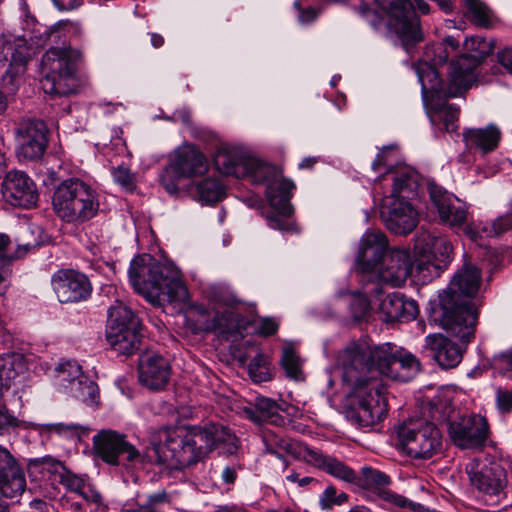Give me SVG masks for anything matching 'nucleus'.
Returning a JSON list of instances; mask_svg holds the SVG:
<instances>
[{"instance_id":"nucleus-1","label":"nucleus","mask_w":512,"mask_h":512,"mask_svg":"<svg viewBox=\"0 0 512 512\" xmlns=\"http://www.w3.org/2000/svg\"><path fill=\"white\" fill-rule=\"evenodd\" d=\"M337 366L346 389L348 417L360 427H372L387 414L383 377L407 382L420 370L411 353L391 343L370 346L365 341L347 344L337 356Z\"/></svg>"},{"instance_id":"nucleus-2","label":"nucleus","mask_w":512,"mask_h":512,"mask_svg":"<svg viewBox=\"0 0 512 512\" xmlns=\"http://www.w3.org/2000/svg\"><path fill=\"white\" fill-rule=\"evenodd\" d=\"M451 243L443 236L430 231L417 234L414 256L406 248L387 251L379 268L378 276L384 283L394 287L403 285L408 277L423 283L431 281L446 269L451 262Z\"/></svg>"},{"instance_id":"nucleus-3","label":"nucleus","mask_w":512,"mask_h":512,"mask_svg":"<svg viewBox=\"0 0 512 512\" xmlns=\"http://www.w3.org/2000/svg\"><path fill=\"white\" fill-rule=\"evenodd\" d=\"M480 281V270L474 265L464 264L447 289L439 294V302L432 309V320L464 342H469L474 336L477 312L471 299L478 292Z\"/></svg>"},{"instance_id":"nucleus-4","label":"nucleus","mask_w":512,"mask_h":512,"mask_svg":"<svg viewBox=\"0 0 512 512\" xmlns=\"http://www.w3.org/2000/svg\"><path fill=\"white\" fill-rule=\"evenodd\" d=\"M205 427L162 428L153 437L145 457L149 462L182 470L203 460L211 452Z\"/></svg>"},{"instance_id":"nucleus-5","label":"nucleus","mask_w":512,"mask_h":512,"mask_svg":"<svg viewBox=\"0 0 512 512\" xmlns=\"http://www.w3.org/2000/svg\"><path fill=\"white\" fill-rule=\"evenodd\" d=\"M465 45L467 48L476 50V54H463L456 60L451 61L448 72L449 85L447 90L444 91L447 97H457L471 86L475 78L474 70L492 50L490 45L479 36L467 38ZM436 67L427 61L417 65L416 72L423 94L427 92L440 94L443 92V83Z\"/></svg>"},{"instance_id":"nucleus-6","label":"nucleus","mask_w":512,"mask_h":512,"mask_svg":"<svg viewBox=\"0 0 512 512\" xmlns=\"http://www.w3.org/2000/svg\"><path fill=\"white\" fill-rule=\"evenodd\" d=\"M129 280L134 290L150 302L184 300L187 288L176 272L161 264L150 254L135 257L129 268Z\"/></svg>"},{"instance_id":"nucleus-7","label":"nucleus","mask_w":512,"mask_h":512,"mask_svg":"<svg viewBox=\"0 0 512 512\" xmlns=\"http://www.w3.org/2000/svg\"><path fill=\"white\" fill-rule=\"evenodd\" d=\"M245 166L247 168L246 177H249L255 184L266 185L267 200L277 212V214L267 216L269 227L290 231L291 225L285 218L290 217L294 212L290 203L292 191L295 189L294 182L282 177V173L277 167L255 157L249 156Z\"/></svg>"},{"instance_id":"nucleus-8","label":"nucleus","mask_w":512,"mask_h":512,"mask_svg":"<svg viewBox=\"0 0 512 512\" xmlns=\"http://www.w3.org/2000/svg\"><path fill=\"white\" fill-rule=\"evenodd\" d=\"M97 191L79 178L63 180L55 189L52 206L56 215L67 223L82 224L95 217L99 210Z\"/></svg>"},{"instance_id":"nucleus-9","label":"nucleus","mask_w":512,"mask_h":512,"mask_svg":"<svg viewBox=\"0 0 512 512\" xmlns=\"http://www.w3.org/2000/svg\"><path fill=\"white\" fill-rule=\"evenodd\" d=\"M81 53L71 47H51L41 60V86L46 94L69 96L79 87L78 62Z\"/></svg>"},{"instance_id":"nucleus-10","label":"nucleus","mask_w":512,"mask_h":512,"mask_svg":"<svg viewBox=\"0 0 512 512\" xmlns=\"http://www.w3.org/2000/svg\"><path fill=\"white\" fill-rule=\"evenodd\" d=\"M106 339L119 354L130 355L139 348L140 321L131 308L120 302L109 308Z\"/></svg>"},{"instance_id":"nucleus-11","label":"nucleus","mask_w":512,"mask_h":512,"mask_svg":"<svg viewBox=\"0 0 512 512\" xmlns=\"http://www.w3.org/2000/svg\"><path fill=\"white\" fill-rule=\"evenodd\" d=\"M388 15L387 26L406 52L423 40L419 19L410 0H374Z\"/></svg>"},{"instance_id":"nucleus-12","label":"nucleus","mask_w":512,"mask_h":512,"mask_svg":"<svg viewBox=\"0 0 512 512\" xmlns=\"http://www.w3.org/2000/svg\"><path fill=\"white\" fill-rule=\"evenodd\" d=\"M397 435L399 446L413 459H430L442 448L441 433L431 422H405L398 427Z\"/></svg>"},{"instance_id":"nucleus-13","label":"nucleus","mask_w":512,"mask_h":512,"mask_svg":"<svg viewBox=\"0 0 512 512\" xmlns=\"http://www.w3.org/2000/svg\"><path fill=\"white\" fill-rule=\"evenodd\" d=\"M93 446L96 456L109 465L130 467L142 458L124 434L110 429L101 430L94 435Z\"/></svg>"},{"instance_id":"nucleus-14","label":"nucleus","mask_w":512,"mask_h":512,"mask_svg":"<svg viewBox=\"0 0 512 512\" xmlns=\"http://www.w3.org/2000/svg\"><path fill=\"white\" fill-rule=\"evenodd\" d=\"M427 189L431 204L442 223L454 229H462L464 233L465 227L473 226L467 224V210L457 197L434 182H428Z\"/></svg>"},{"instance_id":"nucleus-15","label":"nucleus","mask_w":512,"mask_h":512,"mask_svg":"<svg viewBox=\"0 0 512 512\" xmlns=\"http://www.w3.org/2000/svg\"><path fill=\"white\" fill-rule=\"evenodd\" d=\"M381 218L386 228L394 234L405 235L418 224V213L405 198L389 195L383 199Z\"/></svg>"},{"instance_id":"nucleus-16","label":"nucleus","mask_w":512,"mask_h":512,"mask_svg":"<svg viewBox=\"0 0 512 512\" xmlns=\"http://www.w3.org/2000/svg\"><path fill=\"white\" fill-rule=\"evenodd\" d=\"M48 129L39 119H24L15 129L18 155L28 160L42 157L48 144Z\"/></svg>"},{"instance_id":"nucleus-17","label":"nucleus","mask_w":512,"mask_h":512,"mask_svg":"<svg viewBox=\"0 0 512 512\" xmlns=\"http://www.w3.org/2000/svg\"><path fill=\"white\" fill-rule=\"evenodd\" d=\"M53 290L61 303L86 301L92 294V284L84 273L62 269L52 276Z\"/></svg>"},{"instance_id":"nucleus-18","label":"nucleus","mask_w":512,"mask_h":512,"mask_svg":"<svg viewBox=\"0 0 512 512\" xmlns=\"http://www.w3.org/2000/svg\"><path fill=\"white\" fill-rule=\"evenodd\" d=\"M449 436L452 442L462 449L481 447L488 437V425L479 415L461 416L449 423Z\"/></svg>"},{"instance_id":"nucleus-19","label":"nucleus","mask_w":512,"mask_h":512,"mask_svg":"<svg viewBox=\"0 0 512 512\" xmlns=\"http://www.w3.org/2000/svg\"><path fill=\"white\" fill-rule=\"evenodd\" d=\"M388 251V240L380 230H369L363 234L360 240L359 253L355 263V269L361 274L379 272V268Z\"/></svg>"},{"instance_id":"nucleus-20","label":"nucleus","mask_w":512,"mask_h":512,"mask_svg":"<svg viewBox=\"0 0 512 512\" xmlns=\"http://www.w3.org/2000/svg\"><path fill=\"white\" fill-rule=\"evenodd\" d=\"M466 472L472 486L487 496H499L506 486V473L497 462L471 461Z\"/></svg>"},{"instance_id":"nucleus-21","label":"nucleus","mask_w":512,"mask_h":512,"mask_svg":"<svg viewBox=\"0 0 512 512\" xmlns=\"http://www.w3.org/2000/svg\"><path fill=\"white\" fill-rule=\"evenodd\" d=\"M3 199L12 206L31 208L38 200L34 182L23 172L6 174L1 187Z\"/></svg>"},{"instance_id":"nucleus-22","label":"nucleus","mask_w":512,"mask_h":512,"mask_svg":"<svg viewBox=\"0 0 512 512\" xmlns=\"http://www.w3.org/2000/svg\"><path fill=\"white\" fill-rule=\"evenodd\" d=\"M361 475V481L363 482V485L368 488H374L378 490L379 497L386 502L393 504L394 506L405 511L426 512L427 509L424 505L413 502L402 495L385 489L390 485L391 479L384 472L372 467L365 466L361 469Z\"/></svg>"},{"instance_id":"nucleus-23","label":"nucleus","mask_w":512,"mask_h":512,"mask_svg":"<svg viewBox=\"0 0 512 512\" xmlns=\"http://www.w3.org/2000/svg\"><path fill=\"white\" fill-rule=\"evenodd\" d=\"M26 488L23 469L11 454L0 445V493L6 498L20 496Z\"/></svg>"},{"instance_id":"nucleus-24","label":"nucleus","mask_w":512,"mask_h":512,"mask_svg":"<svg viewBox=\"0 0 512 512\" xmlns=\"http://www.w3.org/2000/svg\"><path fill=\"white\" fill-rule=\"evenodd\" d=\"M29 466L38 469L43 477H47L53 483L61 484L67 490L77 494L83 487L85 480L70 471L61 461L51 456L31 459Z\"/></svg>"},{"instance_id":"nucleus-25","label":"nucleus","mask_w":512,"mask_h":512,"mask_svg":"<svg viewBox=\"0 0 512 512\" xmlns=\"http://www.w3.org/2000/svg\"><path fill=\"white\" fill-rule=\"evenodd\" d=\"M139 380L151 390H160L166 386L170 378L168 361L158 354H144L139 360Z\"/></svg>"},{"instance_id":"nucleus-26","label":"nucleus","mask_w":512,"mask_h":512,"mask_svg":"<svg viewBox=\"0 0 512 512\" xmlns=\"http://www.w3.org/2000/svg\"><path fill=\"white\" fill-rule=\"evenodd\" d=\"M424 349L443 369L456 367L463 356V350L459 345L439 333L426 336Z\"/></svg>"},{"instance_id":"nucleus-27","label":"nucleus","mask_w":512,"mask_h":512,"mask_svg":"<svg viewBox=\"0 0 512 512\" xmlns=\"http://www.w3.org/2000/svg\"><path fill=\"white\" fill-rule=\"evenodd\" d=\"M262 441L267 453L275 455L277 458L283 460L284 468L288 467V462L285 459V454L292 456L295 459H303L306 461L308 451L311 447L277 434L273 431H266L262 435Z\"/></svg>"},{"instance_id":"nucleus-28","label":"nucleus","mask_w":512,"mask_h":512,"mask_svg":"<svg viewBox=\"0 0 512 512\" xmlns=\"http://www.w3.org/2000/svg\"><path fill=\"white\" fill-rule=\"evenodd\" d=\"M379 311L385 322H405L417 316L418 305L413 299H407L403 294L393 292L381 299Z\"/></svg>"},{"instance_id":"nucleus-29","label":"nucleus","mask_w":512,"mask_h":512,"mask_svg":"<svg viewBox=\"0 0 512 512\" xmlns=\"http://www.w3.org/2000/svg\"><path fill=\"white\" fill-rule=\"evenodd\" d=\"M171 163L178 174L185 178L202 176L209 168L205 155L192 145L178 148Z\"/></svg>"},{"instance_id":"nucleus-30","label":"nucleus","mask_w":512,"mask_h":512,"mask_svg":"<svg viewBox=\"0 0 512 512\" xmlns=\"http://www.w3.org/2000/svg\"><path fill=\"white\" fill-rule=\"evenodd\" d=\"M306 462L338 480L347 483L357 482V474L351 467L336 457L324 454L318 449L311 448L308 451Z\"/></svg>"},{"instance_id":"nucleus-31","label":"nucleus","mask_w":512,"mask_h":512,"mask_svg":"<svg viewBox=\"0 0 512 512\" xmlns=\"http://www.w3.org/2000/svg\"><path fill=\"white\" fill-rule=\"evenodd\" d=\"M501 132L494 124L484 128H465L463 141L469 150L479 151L482 155L494 151L500 142Z\"/></svg>"},{"instance_id":"nucleus-32","label":"nucleus","mask_w":512,"mask_h":512,"mask_svg":"<svg viewBox=\"0 0 512 512\" xmlns=\"http://www.w3.org/2000/svg\"><path fill=\"white\" fill-rule=\"evenodd\" d=\"M281 402L267 397H256L251 406L243 409L245 416L255 423L268 422L275 426H285L287 419L280 414Z\"/></svg>"},{"instance_id":"nucleus-33","label":"nucleus","mask_w":512,"mask_h":512,"mask_svg":"<svg viewBox=\"0 0 512 512\" xmlns=\"http://www.w3.org/2000/svg\"><path fill=\"white\" fill-rule=\"evenodd\" d=\"M248 157L235 147H222L214 156V164L217 170L224 175L246 178L247 168H245V164Z\"/></svg>"},{"instance_id":"nucleus-34","label":"nucleus","mask_w":512,"mask_h":512,"mask_svg":"<svg viewBox=\"0 0 512 512\" xmlns=\"http://www.w3.org/2000/svg\"><path fill=\"white\" fill-rule=\"evenodd\" d=\"M28 59V49L22 41L0 37V64L8 63L6 74L13 76L19 73Z\"/></svg>"},{"instance_id":"nucleus-35","label":"nucleus","mask_w":512,"mask_h":512,"mask_svg":"<svg viewBox=\"0 0 512 512\" xmlns=\"http://www.w3.org/2000/svg\"><path fill=\"white\" fill-rule=\"evenodd\" d=\"M512 231V211L496 217L489 222H480L473 226L465 227V235L472 241L485 237H500L501 235Z\"/></svg>"},{"instance_id":"nucleus-36","label":"nucleus","mask_w":512,"mask_h":512,"mask_svg":"<svg viewBox=\"0 0 512 512\" xmlns=\"http://www.w3.org/2000/svg\"><path fill=\"white\" fill-rule=\"evenodd\" d=\"M393 174V189L391 195L409 198L416 194L420 176L409 166H398Z\"/></svg>"},{"instance_id":"nucleus-37","label":"nucleus","mask_w":512,"mask_h":512,"mask_svg":"<svg viewBox=\"0 0 512 512\" xmlns=\"http://www.w3.org/2000/svg\"><path fill=\"white\" fill-rule=\"evenodd\" d=\"M207 438L211 443V451L221 449V453L235 455L239 449L237 437L226 427L217 424L206 426Z\"/></svg>"},{"instance_id":"nucleus-38","label":"nucleus","mask_w":512,"mask_h":512,"mask_svg":"<svg viewBox=\"0 0 512 512\" xmlns=\"http://www.w3.org/2000/svg\"><path fill=\"white\" fill-rule=\"evenodd\" d=\"M224 187L221 182L212 177L197 182L193 196L203 204H214L224 197Z\"/></svg>"},{"instance_id":"nucleus-39","label":"nucleus","mask_w":512,"mask_h":512,"mask_svg":"<svg viewBox=\"0 0 512 512\" xmlns=\"http://www.w3.org/2000/svg\"><path fill=\"white\" fill-rule=\"evenodd\" d=\"M82 368L74 360L62 361L55 368V384L67 392L73 382H77L83 376Z\"/></svg>"},{"instance_id":"nucleus-40","label":"nucleus","mask_w":512,"mask_h":512,"mask_svg":"<svg viewBox=\"0 0 512 512\" xmlns=\"http://www.w3.org/2000/svg\"><path fill=\"white\" fill-rule=\"evenodd\" d=\"M459 42L453 36H447L441 43L427 47L426 57L434 66L443 65L450 55L457 51Z\"/></svg>"},{"instance_id":"nucleus-41","label":"nucleus","mask_w":512,"mask_h":512,"mask_svg":"<svg viewBox=\"0 0 512 512\" xmlns=\"http://www.w3.org/2000/svg\"><path fill=\"white\" fill-rule=\"evenodd\" d=\"M66 393L85 404L92 405L97 401L98 386L86 375H83L77 382H73V386H70Z\"/></svg>"},{"instance_id":"nucleus-42","label":"nucleus","mask_w":512,"mask_h":512,"mask_svg":"<svg viewBox=\"0 0 512 512\" xmlns=\"http://www.w3.org/2000/svg\"><path fill=\"white\" fill-rule=\"evenodd\" d=\"M248 373L256 383L268 381L270 373L267 357L262 353L256 354L248 364Z\"/></svg>"},{"instance_id":"nucleus-43","label":"nucleus","mask_w":512,"mask_h":512,"mask_svg":"<svg viewBox=\"0 0 512 512\" xmlns=\"http://www.w3.org/2000/svg\"><path fill=\"white\" fill-rule=\"evenodd\" d=\"M349 499L345 492H337L333 485L327 486L319 496V506L322 510H331L334 506H341Z\"/></svg>"},{"instance_id":"nucleus-44","label":"nucleus","mask_w":512,"mask_h":512,"mask_svg":"<svg viewBox=\"0 0 512 512\" xmlns=\"http://www.w3.org/2000/svg\"><path fill=\"white\" fill-rule=\"evenodd\" d=\"M459 108L452 104H445L435 111L438 119L443 123L447 132H455L458 129Z\"/></svg>"},{"instance_id":"nucleus-45","label":"nucleus","mask_w":512,"mask_h":512,"mask_svg":"<svg viewBox=\"0 0 512 512\" xmlns=\"http://www.w3.org/2000/svg\"><path fill=\"white\" fill-rule=\"evenodd\" d=\"M466 7L472 22L478 26H488L490 11L484 3L479 0H466Z\"/></svg>"},{"instance_id":"nucleus-46","label":"nucleus","mask_w":512,"mask_h":512,"mask_svg":"<svg viewBox=\"0 0 512 512\" xmlns=\"http://www.w3.org/2000/svg\"><path fill=\"white\" fill-rule=\"evenodd\" d=\"M287 377L300 380L303 379L300 358L292 349H285L281 359Z\"/></svg>"},{"instance_id":"nucleus-47","label":"nucleus","mask_w":512,"mask_h":512,"mask_svg":"<svg viewBox=\"0 0 512 512\" xmlns=\"http://www.w3.org/2000/svg\"><path fill=\"white\" fill-rule=\"evenodd\" d=\"M185 178L180 176L178 171L174 169L173 164H170L160 174V184L170 195H176L179 192L178 182L180 179Z\"/></svg>"},{"instance_id":"nucleus-48","label":"nucleus","mask_w":512,"mask_h":512,"mask_svg":"<svg viewBox=\"0 0 512 512\" xmlns=\"http://www.w3.org/2000/svg\"><path fill=\"white\" fill-rule=\"evenodd\" d=\"M47 431L64 437L79 436L86 433L87 428L76 423H50L46 425Z\"/></svg>"},{"instance_id":"nucleus-49","label":"nucleus","mask_w":512,"mask_h":512,"mask_svg":"<svg viewBox=\"0 0 512 512\" xmlns=\"http://www.w3.org/2000/svg\"><path fill=\"white\" fill-rule=\"evenodd\" d=\"M221 321H226V324L220 323V326H224L226 332L229 335L241 334V331L245 328V318L238 313L226 311Z\"/></svg>"},{"instance_id":"nucleus-50","label":"nucleus","mask_w":512,"mask_h":512,"mask_svg":"<svg viewBox=\"0 0 512 512\" xmlns=\"http://www.w3.org/2000/svg\"><path fill=\"white\" fill-rule=\"evenodd\" d=\"M9 242V237L6 234L0 233V266L3 268L9 265L14 259L22 257L27 252V247H24L19 248L14 255H8L6 248Z\"/></svg>"},{"instance_id":"nucleus-51","label":"nucleus","mask_w":512,"mask_h":512,"mask_svg":"<svg viewBox=\"0 0 512 512\" xmlns=\"http://www.w3.org/2000/svg\"><path fill=\"white\" fill-rule=\"evenodd\" d=\"M350 311L357 321L364 319L370 311V303L365 296H355L350 303Z\"/></svg>"},{"instance_id":"nucleus-52","label":"nucleus","mask_w":512,"mask_h":512,"mask_svg":"<svg viewBox=\"0 0 512 512\" xmlns=\"http://www.w3.org/2000/svg\"><path fill=\"white\" fill-rule=\"evenodd\" d=\"M77 495H79L87 504H94L96 507L102 504L101 494L86 482L83 484V487L80 488V491L77 492Z\"/></svg>"},{"instance_id":"nucleus-53","label":"nucleus","mask_w":512,"mask_h":512,"mask_svg":"<svg viewBox=\"0 0 512 512\" xmlns=\"http://www.w3.org/2000/svg\"><path fill=\"white\" fill-rule=\"evenodd\" d=\"M358 13L370 24L373 28H379L383 22L380 15L373 10L368 4H360L357 8Z\"/></svg>"},{"instance_id":"nucleus-54","label":"nucleus","mask_w":512,"mask_h":512,"mask_svg":"<svg viewBox=\"0 0 512 512\" xmlns=\"http://www.w3.org/2000/svg\"><path fill=\"white\" fill-rule=\"evenodd\" d=\"M113 179L123 187L129 188L133 184V176L127 167L118 166L112 171Z\"/></svg>"},{"instance_id":"nucleus-55","label":"nucleus","mask_w":512,"mask_h":512,"mask_svg":"<svg viewBox=\"0 0 512 512\" xmlns=\"http://www.w3.org/2000/svg\"><path fill=\"white\" fill-rule=\"evenodd\" d=\"M215 300L225 306L234 307L239 303L236 296L226 288H215Z\"/></svg>"},{"instance_id":"nucleus-56","label":"nucleus","mask_w":512,"mask_h":512,"mask_svg":"<svg viewBox=\"0 0 512 512\" xmlns=\"http://www.w3.org/2000/svg\"><path fill=\"white\" fill-rule=\"evenodd\" d=\"M279 328V323L275 318L265 317L261 318L257 328L258 334L262 336H270L276 333Z\"/></svg>"},{"instance_id":"nucleus-57","label":"nucleus","mask_w":512,"mask_h":512,"mask_svg":"<svg viewBox=\"0 0 512 512\" xmlns=\"http://www.w3.org/2000/svg\"><path fill=\"white\" fill-rule=\"evenodd\" d=\"M497 407L501 412H508L512 408V391L498 389L496 392Z\"/></svg>"},{"instance_id":"nucleus-58","label":"nucleus","mask_w":512,"mask_h":512,"mask_svg":"<svg viewBox=\"0 0 512 512\" xmlns=\"http://www.w3.org/2000/svg\"><path fill=\"white\" fill-rule=\"evenodd\" d=\"M239 468H240V466L236 465V464L224 466L221 471L222 481L228 485L234 484L237 479V476H238Z\"/></svg>"},{"instance_id":"nucleus-59","label":"nucleus","mask_w":512,"mask_h":512,"mask_svg":"<svg viewBox=\"0 0 512 512\" xmlns=\"http://www.w3.org/2000/svg\"><path fill=\"white\" fill-rule=\"evenodd\" d=\"M294 6L298 9L299 15V21L303 24H309L312 21H314L318 15L317 11L313 7H307L306 9H301L299 7L298 1H295Z\"/></svg>"},{"instance_id":"nucleus-60","label":"nucleus","mask_w":512,"mask_h":512,"mask_svg":"<svg viewBox=\"0 0 512 512\" xmlns=\"http://www.w3.org/2000/svg\"><path fill=\"white\" fill-rule=\"evenodd\" d=\"M372 168L376 172H380L382 168H384L387 173H392L394 171L387 163L386 152L384 150L377 154L372 163Z\"/></svg>"},{"instance_id":"nucleus-61","label":"nucleus","mask_w":512,"mask_h":512,"mask_svg":"<svg viewBox=\"0 0 512 512\" xmlns=\"http://www.w3.org/2000/svg\"><path fill=\"white\" fill-rule=\"evenodd\" d=\"M497 57L499 63L512 74V47L499 51Z\"/></svg>"},{"instance_id":"nucleus-62","label":"nucleus","mask_w":512,"mask_h":512,"mask_svg":"<svg viewBox=\"0 0 512 512\" xmlns=\"http://www.w3.org/2000/svg\"><path fill=\"white\" fill-rule=\"evenodd\" d=\"M52 2L60 11L73 10L82 4V0H52Z\"/></svg>"},{"instance_id":"nucleus-63","label":"nucleus","mask_w":512,"mask_h":512,"mask_svg":"<svg viewBox=\"0 0 512 512\" xmlns=\"http://www.w3.org/2000/svg\"><path fill=\"white\" fill-rule=\"evenodd\" d=\"M280 414H282L287 419V423L291 421L292 418H295L299 414V410L296 406L287 404L284 401H281V410Z\"/></svg>"},{"instance_id":"nucleus-64","label":"nucleus","mask_w":512,"mask_h":512,"mask_svg":"<svg viewBox=\"0 0 512 512\" xmlns=\"http://www.w3.org/2000/svg\"><path fill=\"white\" fill-rule=\"evenodd\" d=\"M174 119L180 120L182 123L189 125L191 122V115L187 109H181L174 113Z\"/></svg>"}]
</instances>
